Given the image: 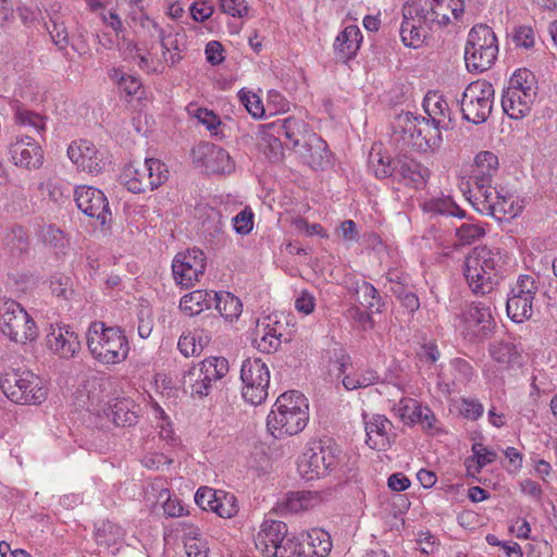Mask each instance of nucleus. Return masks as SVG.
Wrapping results in <instances>:
<instances>
[{
	"instance_id": "nucleus-13",
	"label": "nucleus",
	"mask_w": 557,
	"mask_h": 557,
	"mask_svg": "<svg viewBox=\"0 0 557 557\" xmlns=\"http://www.w3.org/2000/svg\"><path fill=\"white\" fill-rule=\"evenodd\" d=\"M75 202L78 209L91 219H96L100 225H106L111 220V210L103 191L91 186H78L75 188Z\"/></svg>"
},
{
	"instance_id": "nucleus-59",
	"label": "nucleus",
	"mask_w": 557,
	"mask_h": 557,
	"mask_svg": "<svg viewBox=\"0 0 557 557\" xmlns=\"http://www.w3.org/2000/svg\"><path fill=\"white\" fill-rule=\"evenodd\" d=\"M219 491L202 486L199 487L195 494L196 504L203 510H214V505L218 502Z\"/></svg>"
},
{
	"instance_id": "nucleus-23",
	"label": "nucleus",
	"mask_w": 557,
	"mask_h": 557,
	"mask_svg": "<svg viewBox=\"0 0 557 557\" xmlns=\"http://www.w3.org/2000/svg\"><path fill=\"white\" fill-rule=\"evenodd\" d=\"M46 341L49 349L64 359L74 357L81 346L77 335L69 326L51 327Z\"/></svg>"
},
{
	"instance_id": "nucleus-12",
	"label": "nucleus",
	"mask_w": 557,
	"mask_h": 557,
	"mask_svg": "<svg viewBox=\"0 0 557 557\" xmlns=\"http://www.w3.org/2000/svg\"><path fill=\"white\" fill-rule=\"evenodd\" d=\"M207 265L205 252L198 248L178 252L172 262L176 284L189 288L203 275Z\"/></svg>"
},
{
	"instance_id": "nucleus-63",
	"label": "nucleus",
	"mask_w": 557,
	"mask_h": 557,
	"mask_svg": "<svg viewBox=\"0 0 557 557\" xmlns=\"http://www.w3.org/2000/svg\"><path fill=\"white\" fill-rule=\"evenodd\" d=\"M114 77L117 79L120 89L127 96L136 95L141 86L139 79L133 75H127L124 73L119 75V71H115Z\"/></svg>"
},
{
	"instance_id": "nucleus-47",
	"label": "nucleus",
	"mask_w": 557,
	"mask_h": 557,
	"mask_svg": "<svg viewBox=\"0 0 557 557\" xmlns=\"http://www.w3.org/2000/svg\"><path fill=\"white\" fill-rule=\"evenodd\" d=\"M369 166L377 178H394L396 172L395 159L384 157L380 152H370Z\"/></svg>"
},
{
	"instance_id": "nucleus-62",
	"label": "nucleus",
	"mask_w": 557,
	"mask_h": 557,
	"mask_svg": "<svg viewBox=\"0 0 557 557\" xmlns=\"http://www.w3.org/2000/svg\"><path fill=\"white\" fill-rule=\"evenodd\" d=\"M166 499L163 503L164 513L169 517H181L184 515V507L181 502L176 498H172L169 490H162L159 494V498Z\"/></svg>"
},
{
	"instance_id": "nucleus-55",
	"label": "nucleus",
	"mask_w": 557,
	"mask_h": 557,
	"mask_svg": "<svg viewBox=\"0 0 557 557\" xmlns=\"http://www.w3.org/2000/svg\"><path fill=\"white\" fill-rule=\"evenodd\" d=\"M379 381V375L374 371H367L366 373L358 374L357 376L345 375L343 377V385L346 389H357L368 387Z\"/></svg>"
},
{
	"instance_id": "nucleus-64",
	"label": "nucleus",
	"mask_w": 557,
	"mask_h": 557,
	"mask_svg": "<svg viewBox=\"0 0 557 557\" xmlns=\"http://www.w3.org/2000/svg\"><path fill=\"white\" fill-rule=\"evenodd\" d=\"M460 412L461 414L471 420H478L480 417L483 416L484 407L483 405L476 400V399H466L463 398L461 400L460 406Z\"/></svg>"
},
{
	"instance_id": "nucleus-18",
	"label": "nucleus",
	"mask_w": 557,
	"mask_h": 557,
	"mask_svg": "<svg viewBox=\"0 0 557 557\" xmlns=\"http://www.w3.org/2000/svg\"><path fill=\"white\" fill-rule=\"evenodd\" d=\"M536 98L535 87L525 85V89L508 87L502 97L504 112L513 120H519L529 114Z\"/></svg>"
},
{
	"instance_id": "nucleus-52",
	"label": "nucleus",
	"mask_w": 557,
	"mask_h": 557,
	"mask_svg": "<svg viewBox=\"0 0 557 557\" xmlns=\"http://www.w3.org/2000/svg\"><path fill=\"white\" fill-rule=\"evenodd\" d=\"M484 235V228L474 223H462L456 228L457 245L459 246L471 245Z\"/></svg>"
},
{
	"instance_id": "nucleus-50",
	"label": "nucleus",
	"mask_w": 557,
	"mask_h": 557,
	"mask_svg": "<svg viewBox=\"0 0 557 557\" xmlns=\"http://www.w3.org/2000/svg\"><path fill=\"white\" fill-rule=\"evenodd\" d=\"M488 350L491 357L502 364H509L518 357L515 345L509 342L493 343Z\"/></svg>"
},
{
	"instance_id": "nucleus-6",
	"label": "nucleus",
	"mask_w": 557,
	"mask_h": 557,
	"mask_svg": "<svg viewBox=\"0 0 557 557\" xmlns=\"http://www.w3.org/2000/svg\"><path fill=\"white\" fill-rule=\"evenodd\" d=\"M168 168L158 159H146L124 166L120 182L134 194L146 193L161 186L168 180Z\"/></svg>"
},
{
	"instance_id": "nucleus-32",
	"label": "nucleus",
	"mask_w": 557,
	"mask_h": 557,
	"mask_svg": "<svg viewBox=\"0 0 557 557\" xmlns=\"http://www.w3.org/2000/svg\"><path fill=\"white\" fill-rule=\"evenodd\" d=\"M442 128L431 123L429 119L420 120L418 132L414 135L413 149L428 151L438 148L442 144Z\"/></svg>"
},
{
	"instance_id": "nucleus-24",
	"label": "nucleus",
	"mask_w": 557,
	"mask_h": 557,
	"mask_svg": "<svg viewBox=\"0 0 557 557\" xmlns=\"http://www.w3.org/2000/svg\"><path fill=\"white\" fill-rule=\"evenodd\" d=\"M10 153L12 160L18 166L36 169L41 164V149L36 140L29 136H26V140L24 138H16L11 144Z\"/></svg>"
},
{
	"instance_id": "nucleus-60",
	"label": "nucleus",
	"mask_w": 557,
	"mask_h": 557,
	"mask_svg": "<svg viewBox=\"0 0 557 557\" xmlns=\"http://www.w3.org/2000/svg\"><path fill=\"white\" fill-rule=\"evenodd\" d=\"M239 99L253 117H261L264 114L262 101L256 94L240 91Z\"/></svg>"
},
{
	"instance_id": "nucleus-41",
	"label": "nucleus",
	"mask_w": 557,
	"mask_h": 557,
	"mask_svg": "<svg viewBox=\"0 0 557 557\" xmlns=\"http://www.w3.org/2000/svg\"><path fill=\"white\" fill-rule=\"evenodd\" d=\"M213 297L215 309L226 320L237 319L243 311V305L239 298L228 292H214Z\"/></svg>"
},
{
	"instance_id": "nucleus-42",
	"label": "nucleus",
	"mask_w": 557,
	"mask_h": 557,
	"mask_svg": "<svg viewBox=\"0 0 557 557\" xmlns=\"http://www.w3.org/2000/svg\"><path fill=\"white\" fill-rule=\"evenodd\" d=\"M498 168V158L492 151H481L474 158L473 180H491Z\"/></svg>"
},
{
	"instance_id": "nucleus-29",
	"label": "nucleus",
	"mask_w": 557,
	"mask_h": 557,
	"mask_svg": "<svg viewBox=\"0 0 557 557\" xmlns=\"http://www.w3.org/2000/svg\"><path fill=\"white\" fill-rule=\"evenodd\" d=\"M462 318L469 327L479 326L478 332L482 336H486L495 325L490 308L483 302L467 305L462 312Z\"/></svg>"
},
{
	"instance_id": "nucleus-19",
	"label": "nucleus",
	"mask_w": 557,
	"mask_h": 557,
	"mask_svg": "<svg viewBox=\"0 0 557 557\" xmlns=\"http://www.w3.org/2000/svg\"><path fill=\"white\" fill-rule=\"evenodd\" d=\"M363 419L368 446L379 451L386 450L392 443L389 433L393 428L392 422L382 414H374L369 419L364 414Z\"/></svg>"
},
{
	"instance_id": "nucleus-4",
	"label": "nucleus",
	"mask_w": 557,
	"mask_h": 557,
	"mask_svg": "<svg viewBox=\"0 0 557 557\" xmlns=\"http://www.w3.org/2000/svg\"><path fill=\"white\" fill-rule=\"evenodd\" d=\"M0 387L11 401L20 405H39L47 398L41 379L29 370H7L0 377Z\"/></svg>"
},
{
	"instance_id": "nucleus-53",
	"label": "nucleus",
	"mask_w": 557,
	"mask_h": 557,
	"mask_svg": "<svg viewBox=\"0 0 557 557\" xmlns=\"http://www.w3.org/2000/svg\"><path fill=\"white\" fill-rule=\"evenodd\" d=\"M214 505V510L221 518H232L238 512L237 499L233 494L219 491V495Z\"/></svg>"
},
{
	"instance_id": "nucleus-26",
	"label": "nucleus",
	"mask_w": 557,
	"mask_h": 557,
	"mask_svg": "<svg viewBox=\"0 0 557 557\" xmlns=\"http://www.w3.org/2000/svg\"><path fill=\"white\" fill-rule=\"evenodd\" d=\"M414 8L416 4L404 8V20L399 30L401 41L410 48H418L423 44L428 28L424 22H420L416 16Z\"/></svg>"
},
{
	"instance_id": "nucleus-28",
	"label": "nucleus",
	"mask_w": 557,
	"mask_h": 557,
	"mask_svg": "<svg viewBox=\"0 0 557 557\" xmlns=\"http://www.w3.org/2000/svg\"><path fill=\"white\" fill-rule=\"evenodd\" d=\"M425 117L417 116L411 112L400 113L393 122V136L396 141L401 143L403 146L413 149V140L420 125V120Z\"/></svg>"
},
{
	"instance_id": "nucleus-54",
	"label": "nucleus",
	"mask_w": 557,
	"mask_h": 557,
	"mask_svg": "<svg viewBox=\"0 0 557 557\" xmlns=\"http://www.w3.org/2000/svg\"><path fill=\"white\" fill-rule=\"evenodd\" d=\"M7 246L20 253L27 251L29 240L26 230L20 225L13 226L7 235Z\"/></svg>"
},
{
	"instance_id": "nucleus-56",
	"label": "nucleus",
	"mask_w": 557,
	"mask_h": 557,
	"mask_svg": "<svg viewBox=\"0 0 557 557\" xmlns=\"http://www.w3.org/2000/svg\"><path fill=\"white\" fill-rule=\"evenodd\" d=\"M253 216L252 210L248 207L237 213L232 219L235 232L239 235L249 234L253 227Z\"/></svg>"
},
{
	"instance_id": "nucleus-14",
	"label": "nucleus",
	"mask_w": 557,
	"mask_h": 557,
	"mask_svg": "<svg viewBox=\"0 0 557 557\" xmlns=\"http://www.w3.org/2000/svg\"><path fill=\"white\" fill-rule=\"evenodd\" d=\"M67 156L77 169L89 174L100 173L107 164L106 152L85 139L73 141L67 148Z\"/></svg>"
},
{
	"instance_id": "nucleus-3",
	"label": "nucleus",
	"mask_w": 557,
	"mask_h": 557,
	"mask_svg": "<svg viewBox=\"0 0 557 557\" xmlns=\"http://www.w3.org/2000/svg\"><path fill=\"white\" fill-rule=\"evenodd\" d=\"M86 339L90 354L102 364L121 363L128 356V339L120 327L106 326L100 321L92 322Z\"/></svg>"
},
{
	"instance_id": "nucleus-37",
	"label": "nucleus",
	"mask_w": 557,
	"mask_h": 557,
	"mask_svg": "<svg viewBox=\"0 0 557 557\" xmlns=\"http://www.w3.org/2000/svg\"><path fill=\"white\" fill-rule=\"evenodd\" d=\"M203 372V377L209 389H212L213 383L223 379L228 372V361L224 357H209L198 362Z\"/></svg>"
},
{
	"instance_id": "nucleus-30",
	"label": "nucleus",
	"mask_w": 557,
	"mask_h": 557,
	"mask_svg": "<svg viewBox=\"0 0 557 557\" xmlns=\"http://www.w3.org/2000/svg\"><path fill=\"white\" fill-rule=\"evenodd\" d=\"M302 557H325L331 552L332 542L327 532L312 529L301 534Z\"/></svg>"
},
{
	"instance_id": "nucleus-61",
	"label": "nucleus",
	"mask_w": 557,
	"mask_h": 557,
	"mask_svg": "<svg viewBox=\"0 0 557 557\" xmlns=\"http://www.w3.org/2000/svg\"><path fill=\"white\" fill-rule=\"evenodd\" d=\"M196 117L201 124L207 126V128L211 132L213 136L222 137L221 132H219L221 120L212 111H209L207 109H198Z\"/></svg>"
},
{
	"instance_id": "nucleus-48",
	"label": "nucleus",
	"mask_w": 557,
	"mask_h": 557,
	"mask_svg": "<svg viewBox=\"0 0 557 557\" xmlns=\"http://www.w3.org/2000/svg\"><path fill=\"white\" fill-rule=\"evenodd\" d=\"M315 499L317 496L309 491L292 492L284 502V508L292 513L308 510Z\"/></svg>"
},
{
	"instance_id": "nucleus-33",
	"label": "nucleus",
	"mask_w": 557,
	"mask_h": 557,
	"mask_svg": "<svg viewBox=\"0 0 557 557\" xmlns=\"http://www.w3.org/2000/svg\"><path fill=\"white\" fill-rule=\"evenodd\" d=\"M136 408L137 406L131 399H115L113 404L109 405L106 414L116 426H131L137 423Z\"/></svg>"
},
{
	"instance_id": "nucleus-22",
	"label": "nucleus",
	"mask_w": 557,
	"mask_h": 557,
	"mask_svg": "<svg viewBox=\"0 0 557 557\" xmlns=\"http://www.w3.org/2000/svg\"><path fill=\"white\" fill-rule=\"evenodd\" d=\"M296 153L313 170H324L331 164L332 153L327 144L317 134L310 135V139L296 149Z\"/></svg>"
},
{
	"instance_id": "nucleus-27",
	"label": "nucleus",
	"mask_w": 557,
	"mask_h": 557,
	"mask_svg": "<svg viewBox=\"0 0 557 557\" xmlns=\"http://www.w3.org/2000/svg\"><path fill=\"white\" fill-rule=\"evenodd\" d=\"M423 109L428 114L426 119L437 127L445 131L453 127L450 109L442 95L431 91L428 92L423 100Z\"/></svg>"
},
{
	"instance_id": "nucleus-5",
	"label": "nucleus",
	"mask_w": 557,
	"mask_h": 557,
	"mask_svg": "<svg viewBox=\"0 0 557 557\" xmlns=\"http://www.w3.org/2000/svg\"><path fill=\"white\" fill-rule=\"evenodd\" d=\"M498 53L497 39L493 29L483 24L475 25L468 34L465 61L469 71L483 72L495 62Z\"/></svg>"
},
{
	"instance_id": "nucleus-25",
	"label": "nucleus",
	"mask_w": 557,
	"mask_h": 557,
	"mask_svg": "<svg viewBox=\"0 0 557 557\" xmlns=\"http://www.w3.org/2000/svg\"><path fill=\"white\" fill-rule=\"evenodd\" d=\"M202 163L208 173L230 174L235 165L226 150L213 144H205L199 147Z\"/></svg>"
},
{
	"instance_id": "nucleus-15",
	"label": "nucleus",
	"mask_w": 557,
	"mask_h": 557,
	"mask_svg": "<svg viewBox=\"0 0 557 557\" xmlns=\"http://www.w3.org/2000/svg\"><path fill=\"white\" fill-rule=\"evenodd\" d=\"M453 0H425L423 4H416L414 13L420 22L431 29L433 25L445 26L450 22V12L455 18H458L463 12V5L455 4L450 7Z\"/></svg>"
},
{
	"instance_id": "nucleus-1",
	"label": "nucleus",
	"mask_w": 557,
	"mask_h": 557,
	"mask_svg": "<svg viewBox=\"0 0 557 557\" xmlns=\"http://www.w3.org/2000/svg\"><path fill=\"white\" fill-rule=\"evenodd\" d=\"M309 421V405L304 394L289 391L280 395L268 414L267 425L276 438L296 435Z\"/></svg>"
},
{
	"instance_id": "nucleus-44",
	"label": "nucleus",
	"mask_w": 557,
	"mask_h": 557,
	"mask_svg": "<svg viewBox=\"0 0 557 557\" xmlns=\"http://www.w3.org/2000/svg\"><path fill=\"white\" fill-rule=\"evenodd\" d=\"M41 242L53 250L55 256L65 255L67 239L63 232L53 225H44L39 231Z\"/></svg>"
},
{
	"instance_id": "nucleus-7",
	"label": "nucleus",
	"mask_w": 557,
	"mask_h": 557,
	"mask_svg": "<svg viewBox=\"0 0 557 557\" xmlns=\"http://www.w3.org/2000/svg\"><path fill=\"white\" fill-rule=\"evenodd\" d=\"M0 331L11 342L26 344L37 337V327L27 311L15 300L0 299Z\"/></svg>"
},
{
	"instance_id": "nucleus-35",
	"label": "nucleus",
	"mask_w": 557,
	"mask_h": 557,
	"mask_svg": "<svg viewBox=\"0 0 557 557\" xmlns=\"http://www.w3.org/2000/svg\"><path fill=\"white\" fill-rule=\"evenodd\" d=\"M213 290H194L182 297L180 308L189 315L198 314L205 308L209 309L213 305Z\"/></svg>"
},
{
	"instance_id": "nucleus-9",
	"label": "nucleus",
	"mask_w": 557,
	"mask_h": 557,
	"mask_svg": "<svg viewBox=\"0 0 557 557\" xmlns=\"http://www.w3.org/2000/svg\"><path fill=\"white\" fill-rule=\"evenodd\" d=\"M539 286V277L534 274H520L517 277L506 302L507 314L513 322L521 323L532 317Z\"/></svg>"
},
{
	"instance_id": "nucleus-10",
	"label": "nucleus",
	"mask_w": 557,
	"mask_h": 557,
	"mask_svg": "<svg viewBox=\"0 0 557 557\" xmlns=\"http://www.w3.org/2000/svg\"><path fill=\"white\" fill-rule=\"evenodd\" d=\"M494 92L493 85L484 79L470 83L460 102L463 119L473 124L484 123L492 113Z\"/></svg>"
},
{
	"instance_id": "nucleus-51",
	"label": "nucleus",
	"mask_w": 557,
	"mask_h": 557,
	"mask_svg": "<svg viewBox=\"0 0 557 557\" xmlns=\"http://www.w3.org/2000/svg\"><path fill=\"white\" fill-rule=\"evenodd\" d=\"M272 557H302V537L285 535Z\"/></svg>"
},
{
	"instance_id": "nucleus-2",
	"label": "nucleus",
	"mask_w": 557,
	"mask_h": 557,
	"mask_svg": "<svg viewBox=\"0 0 557 557\" xmlns=\"http://www.w3.org/2000/svg\"><path fill=\"white\" fill-rule=\"evenodd\" d=\"M503 264V256L498 250L486 246L475 247L463 265V273L472 292L481 295L491 293L498 284Z\"/></svg>"
},
{
	"instance_id": "nucleus-20",
	"label": "nucleus",
	"mask_w": 557,
	"mask_h": 557,
	"mask_svg": "<svg viewBox=\"0 0 557 557\" xmlns=\"http://www.w3.org/2000/svg\"><path fill=\"white\" fill-rule=\"evenodd\" d=\"M395 164L394 180L412 188H419L426 183L429 170L414 159L399 156L395 158Z\"/></svg>"
},
{
	"instance_id": "nucleus-17",
	"label": "nucleus",
	"mask_w": 557,
	"mask_h": 557,
	"mask_svg": "<svg viewBox=\"0 0 557 557\" xmlns=\"http://www.w3.org/2000/svg\"><path fill=\"white\" fill-rule=\"evenodd\" d=\"M393 410L405 424H420L424 430H434L436 418L434 412L413 398H401Z\"/></svg>"
},
{
	"instance_id": "nucleus-46",
	"label": "nucleus",
	"mask_w": 557,
	"mask_h": 557,
	"mask_svg": "<svg viewBox=\"0 0 557 557\" xmlns=\"http://www.w3.org/2000/svg\"><path fill=\"white\" fill-rule=\"evenodd\" d=\"M356 293L358 302L370 312L373 313L382 311L384 304L379 292L372 284L363 281L358 285Z\"/></svg>"
},
{
	"instance_id": "nucleus-31",
	"label": "nucleus",
	"mask_w": 557,
	"mask_h": 557,
	"mask_svg": "<svg viewBox=\"0 0 557 557\" xmlns=\"http://www.w3.org/2000/svg\"><path fill=\"white\" fill-rule=\"evenodd\" d=\"M361 41L362 35L360 29L355 25H350L338 34L334 42V49L342 60L347 61L356 55Z\"/></svg>"
},
{
	"instance_id": "nucleus-8",
	"label": "nucleus",
	"mask_w": 557,
	"mask_h": 557,
	"mask_svg": "<svg viewBox=\"0 0 557 557\" xmlns=\"http://www.w3.org/2000/svg\"><path fill=\"white\" fill-rule=\"evenodd\" d=\"M339 450L336 446L313 442L305 449L297 462L300 476L307 481L327 475L336 468Z\"/></svg>"
},
{
	"instance_id": "nucleus-38",
	"label": "nucleus",
	"mask_w": 557,
	"mask_h": 557,
	"mask_svg": "<svg viewBox=\"0 0 557 557\" xmlns=\"http://www.w3.org/2000/svg\"><path fill=\"white\" fill-rule=\"evenodd\" d=\"M471 450L473 456L468 457L465 465L468 473L472 475L480 473L485 466L494 462L497 458V454L485 447L482 443H474Z\"/></svg>"
},
{
	"instance_id": "nucleus-11",
	"label": "nucleus",
	"mask_w": 557,
	"mask_h": 557,
	"mask_svg": "<svg viewBox=\"0 0 557 557\" xmlns=\"http://www.w3.org/2000/svg\"><path fill=\"white\" fill-rule=\"evenodd\" d=\"M243 382V398L253 405H261L268 397L270 370L260 358H247L240 368Z\"/></svg>"
},
{
	"instance_id": "nucleus-40",
	"label": "nucleus",
	"mask_w": 557,
	"mask_h": 557,
	"mask_svg": "<svg viewBox=\"0 0 557 557\" xmlns=\"http://www.w3.org/2000/svg\"><path fill=\"white\" fill-rule=\"evenodd\" d=\"M491 180L474 181L476 193L474 194L475 201L472 202L473 207L480 213L490 215L492 208L487 205H495L498 190L490 185Z\"/></svg>"
},
{
	"instance_id": "nucleus-21",
	"label": "nucleus",
	"mask_w": 557,
	"mask_h": 557,
	"mask_svg": "<svg viewBox=\"0 0 557 557\" xmlns=\"http://www.w3.org/2000/svg\"><path fill=\"white\" fill-rule=\"evenodd\" d=\"M287 525L282 521L265 520L255 537V545L264 556L272 557L275 547L287 535Z\"/></svg>"
},
{
	"instance_id": "nucleus-57",
	"label": "nucleus",
	"mask_w": 557,
	"mask_h": 557,
	"mask_svg": "<svg viewBox=\"0 0 557 557\" xmlns=\"http://www.w3.org/2000/svg\"><path fill=\"white\" fill-rule=\"evenodd\" d=\"M189 537L185 541V549L188 557H208V548L206 544L198 537V530L190 531Z\"/></svg>"
},
{
	"instance_id": "nucleus-58",
	"label": "nucleus",
	"mask_w": 557,
	"mask_h": 557,
	"mask_svg": "<svg viewBox=\"0 0 557 557\" xmlns=\"http://www.w3.org/2000/svg\"><path fill=\"white\" fill-rule=\"evenodd\" d=\"M454 208L455 202L450 198H434L423 203L425 212L441 215H449Z\"/></svg>"
},
{
	"instance_id": "nucleus-49",
	"label": "nucleus",
	"mask_w": 557,
	"mask_h": 557,
	"mask_svg": "<svg viewBox=\"0 0 557 557\" xmlns=\"http://www.w3.org/2000/svg\"><path fill=\"white\" fill-rule=\"evenodd\" d=\"M47 30L49 32L51 39L59 49H65L69 45V33L61 16L54 15L50 17L46 24Z\"/></svg>"
},
{
	"instance_id": "nucleus-43",
	"label": "nucleus",
	"mask_w": 557,
	"mask_h": 557,
	"mask_svg": "<svg viewBox=\"0 0 557 557\" xmlns=\"http://www.w3.org/2000/svg\"><path fill=\"white\" fill-rule=\"evenodd\" d=\"M16 124L41 136L46 132V117L28 109L17 107L14 114Z\"/></svg>"
},
{
	"instance_id": "nucleus-36",
	"label": "nucleus",
	"mask_w": 557,
	"mask_h": 557,
	"mask_svg": "<svg viewBox=\"0 0 557 557\" xmlns=\"http://www.w3.org/2000/svg\"><path fill=\"white\" fill-rule=\"evenodd\" d=\"M183 388L189 392L193 397L202 398L210 394V389L206 384L203 372L198 363L193 364L183 375Z\"/></svg>"
},
{
	"instance_id": "nucleus-45",
	"label": "nucleus",
	"mask_w": 557,
	"mask_h": 557,
	"mask_svg": "<svg viewBox=\"0 0 557 557\" xmlns=\"http://www.w3.org/2000/svg\"><path fill=\"white\" fill-rule=\"evenodd\" d=\"M276 132L269 129L268 125L265 129L260 134L259 147L272 162L278 161L283 157V143L276 137Z\"/></svg>"
},
{
	"instance_id": "nucleus-39",
	"label": "nucleus",
	"mask_w": 557,
	"mask_h": 557,
	"mask_svg": "<svg viewBox=\"0 0 557 557\" xmlns=\"http://www.w3.org/2000/svg\"><path fill=\"white\" fill-rule=\"evenodd\" d=\"M487 208H492L490 215L494 216L498 221H508L513 219L521 210V207L517 205L516 197L513 195H503L500 191L497 195L495 205H487Z\"/></svg>"
},
{
	"instance_id": "nucleus-34",
	"label": "nucleus",
	"mask_w": 557,
	"mask_h": 557,
	"mask_svg": "<svg viewBox=\"0 0 557 557\" xmlns=\"http://www.w3.org/2000/svg\"><path fill=\"white\" fill-rule=\"evenodd\" d=\"M281 337L282 334L277 333L273 326L262 323L257 325L252 342L259 351L272 354L278 349L282 343Z\"/></svg>"
},
{
	"instance_id": "nucleus-16",
	"label": "nucleus",
	"mask_w": 557,
	"mask_h": 557,
	"mask_svg": "<svg viewBox=\"0 0 557 557\" xmlns=\"http://www.w3.org/2000/svg\"><path fill=\"white\" fill-rule=\"evenodd\" d=\"M268 127L276 132L277 135H283L286 147L295 152L310 139V135L315 134L308 123L296 116L280 119L268 124Z\"/></svg>"
}]
</instances>
